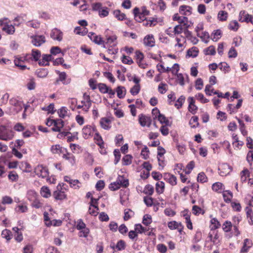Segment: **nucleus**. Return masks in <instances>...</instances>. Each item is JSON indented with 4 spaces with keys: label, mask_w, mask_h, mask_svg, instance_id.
<instances>
[{
    "label": "nucleus",
    "mask_w": 253,
    "mask_h": 253,
    "mask_svg": "<svg viewBox=\"0 0 253 253\" xmlns=\"http://www.w3.org/2000/svg\"><path fill=\"white\" fill-rule=\"evenodd\" d=\"M14 132L5 125H0V139L8 141L14 137Z\"/></svg>",
    "instance_id": "obj_1"
},
{
    "label": "nucleus",
    "mask_w": 253,
    "mask_h": 253,
    "mask_svg": "<svg viewBox=\"0 0 253 253\" xmlns=\"http://www.w3.org/2000/svg\"><path fill=\"white\" fill-rule=\"evenodd\" d=\"M8 19L3 18L0 19V26H2V30L8 35H12L15 32L14 26L9 24L7 22Z\"/></svg>",
    "instance_id": "obj_2"
},
{
    "label": "nucleus",
    "mask_w": 253,
    "mask_h": 253,
    "mask_svg": "<svg viewBox=\"0 0 253 253\" xmlns=\"http://www.w3.org/2000/svg\"><path fill=\"white\" fill-rule=\"evenodd\" d=\"M28 199L30 201L33 200V202L32 204V207L39 209L42 207V204L36 199L37 194L33 190H30L28 192Z\"/></svg>",
    "instance_id": "obj_3"
},
{
    "label": "nucleus",
    "mask_w": 253,
    "mask_h": 253,
    "mask_svg": "<svg viewBox=\"0 0 253 253\" xmlns=\"http://www.w3.org/2000/svg\"><path fill=\"white\" fill-rule=\"evenodd\" d=\"M12 106L11 108L10 115H14L21 111L23 108L24 104L15 99L10 100Z\"/></svg>",
    "instance_id": "obj_4"
},
{
    "label": "nucleus",
    "mask_w": 253,
    "mask_h": 253,
    "mask_svg": "<svg viewBox=\"0 0 253 253\" xmlns=\"http://www.w3.org/2000/svg\"><path fill=\"white\" fill-rule=\"evenodd\" d=\"M36 175L42 178H46L48 176V171L46 168L42 165L37 166L35 169Z\"/></svg>",
    "instance_id": "obj_5"
},
{
    "label": "nucleus",
    "mask_w": 253,
    "mask_h": 253,
    "mask_svg": "<svg viewBox=\"0 0 253 253\" xmlns=\"http://www.w3.org/2000/svg\"><path fill=\"white\" fill-rule=\"evenodd\" d=\"M117 37L116 35H112L106 38V42L104 41L102 44L103 48H106L108 46L110 47H114L117 44Z\"/></svg>",
    "instance_id": "obj_6"
},
{
    "label": "nucleus",
    "mask_w": 253,
    "mask_h": 253,
    "mask_svg": "<svg viewBox=\"0 0 253 253\" xmlns=\"http://www.w3.org/2000/svg\"><path fill=\"white\" fill-rule=\"evenodd\" d=\"M30 58L29 54L16 57L14 61V64L15 66L19 67L21 70H24L26 68V66L24 64H20V62H24L25 61L28 60Z\"/></svg>",
    "instance_id": "obj_7"
},
{
    "label": "nucleus",
    "mask_w": 253,
    "mask_h": 253,
    "mask_svg": "<svg viewBox=\"0 0 253 253\" xmlns=\"http://www.w3.org/2000/svg\"><path fill=\"white\" fill-rule=\"evenodd\" d=\"M138 119L139 122L142 126L150 127L151 126L152 120L150 117L143 114H140L138 116Z\"/></svg>",
    "instance_id": "obj_8"
},
{
    "label": "nucleus",
    "mask_w": 253,
    "mask_h": 253,
    "mask_svg": "<svg viewBox=\"0 0 253 253\" xmlns=\"http://www.w3.org/2000/svg\"><path fill=\"white\" fill-rule=\"evenodd\" d=\"M94 131V128L91 126L86 125L82 129L83 136L85 139H88L92 136Z\"/></svg>",
    "instance_id": "obj_9"
},
{
    "label": "nucleus",
    "mask_w": 253,
    "mask_h": 253,
    "mask_svg": "<svg viewBox=\"0 0 253 253\" xmlns=\"http://www.w3.org/2000/svg\"><path fill=\"white\" fill-rule=\"evenodd\" d=\"M64 179L65 181L70 184L72 188L77 189L80 188L81 187V183L77 179H72L68 176H64Z\"/></svg>",
    "instance_id": "obj_10"
},
{
    "label": "nucleus",
    "mask_w": 253,
    "mask_h": 253,
    "mask_svg": "<svg viewBox=\"0 0 253 253\" xmlns=\"http://www.w3.org/2000/svg\"><path fill=\"white\" fill-rule=\"evenodd\" d=\"M50 37L54 40L61 41L63 38V33L60 30L54 28L51 32Z\"/></svg>",
    "instance_id": "obj_11"
},
{
    "label": "nucleus",
    "mask_w": 253,
    "mask_h": 253,
    "mask_svg": "<svg viewBox=\"0 0 253 253\" xmlns=\"http://www.w3.org/2000/svg\"><path fill=\"white\" fill-rule=\"evenodd\" d=\"M32 38V42L36 46H40L45 42V37L43 36H35Z\"/></svg>",
    "instance_id": "obj_12"
},
{
    "label": "nucleus",
    "mask_w": 253,
    "mask_h": 253,
    "mask_svg": "<svg viewBox=\"0 0 253 253\" xmlns=\"http://www.w3.org/2000/svg\"><path fill=\"white\" fill-rule=\"evenodd\" d=\"M143 43L145 46L153 47L155 45V39L152 35H148L145 37Z\"/></svg>",
    "instance_id": "obj_13"
},
{
    "label": "nucleus",
    "mask_w": 253,
    "mask_h": 253,
    "mask_svg": "<svg viewBox=\"0 0 253 253\" xmlns=\"http://www.w3.org/2000/svg\"><path fill=\"white\" fill-rule=\"evenodd\" d=\"M84 100L82 101L81 103L84 105L83 110L87 112L91 107V101L90 99V96L89 95H86L85 94L84 95Z\"/></svg>",
    "instance_id": "obj_14"
},
{
    "label": "nucleus",
    "mask_w": 253,
    "mask_h": 253,
    "mask_svg": "<svg viewBox=\"0 0 253 253\" xmlns=\"http://www.w3.org/2000/svg\"><path fill=\"white\" fill-rule=\"evenodd\" d=\"M89 39L98 45H102L104 41L100 36L96 35L94 33L90 32L88 34Z\"/></svg>",
    "instance_id": "obj_15"
},
{
    "label": "nucleus",
    "mask_w": 253,
    "mask_h": 253,
    "mask_svg": "<svg viewBox=\"0 0 253 253\" xmlns=\"http://www.w3.org/2000/svg\"><path fill=\"white\" fill-rule=\"evenodd\" d=\"M53 196L56 200H63L67 199V196L64 191L56 190L53 192Z\"/></svg>",
    "instance_id": "obj_16"
},
{
    "label": "nucleus",
    "mask_w": 253,
    "mask_h": 253,
    "mask_svg": "<svg viewBox=\"0 0 253 253\" xmlns=\"http://www.w3.org/2000/svg\"><path fill=\"white\" fill-rule=\"evenodd\" d=\"M252 17V16L247 13L245 11H241L239 13V20L242 22H249V19H251Z\"/></svg>",
    "instance_id": "obj_17"
},
{
    "label": "nucleus",
    "mask_w": 253,
    "mask_h": 253,
    "mask_svg": "<svg viewBox=\"0 0 253 253\" xmlns=\"http://www.w3.org/2000/svg\"><path fill=\"white\" fill-rule=\"evenodd\" d=\"M179 13L184 15H189L192 13V8L187 5H181L179 7Z\"/></svg>",
    "instance_id": "obj_18"
},
{
    "label": "nucleus",
    "mask_w": 253,
    "mask_h": 253,
    "mask_svg": "<svg viewBox=\"0 0 253 253\" xmlns=\"http://www.w3.org/2000/svg\"><path fill=\"white\" fill-rule=\"evenodd\" d=\"M65 152L66 153H63V158L67 160L72 165H74L75 163V156L72 154L67 151Z\"/></svg>",
    "instance_id": "obj_19"
},
{
    "label": "nucleus",
    "mask_w": 253,
    "mask_h": 253,
    "mask_svg": "<svg viewBox=\"0 0 253 253\" xmlns=\"http://www.w3.org/2000/svg\"><path fill=\"white\" fill-rule=\"evenodd\" d=\"M51 151L53 154H60L66 152V149L61 147L59 145L56 144L51 147Z\"/></svg>",
    "instance_id": "obj_20"
},
{
    "label": "nucleus",
    "mask_w": 253,
    "mask_h": 253,
    "mask_svg": "<svg viewBox=\"0 0 253 253\" xmlns=\"http://www.w3.org/2000/svg\"><path fill=\"white\" fill-rule=\"evenodd\" d=\"M165 179L171 185L176 184V177L172 174L168 173L165 175Z\"/></svg>",
    "instance_id": "obj_21"
},
{
    "label": "nucleus",
    "mask_w": 253,
    "mask_h": 253,
    "mask_svg": "<svg viewBox=\"0 0 253 253\" xmlns=\"http://www.w3.org/2000/svg\"><path fill=\"white\" fill-rule=\"evenodd\" d=\"M26 25L29 27L38 29L40 27L41 22L38 20L34 19L27 22Z\"/></svg>",
    "instance_id": "obj_22"
},
{
    "label": "nucleus",
    "mask_w": 253,
    "mask_h": 253,
    "mask_svg": "<svg viewBox=\"0 0 253 253\" xmlns=\"http://www.w3.org/2000/svg\"><path fill=\"white\" fill-rule=\"evenodd\" d=\"M252 242L250 240L248 239H245L243 247L241 250V252L247 253L249 249L252 247Z\"/></svg>",
    "instance_id": "obj_23"
},
{
    "label": "nucleus",
    "mask_w": 253,
    "mask_h": 253,
    "mask_svg": "<svg viewBox=\"0 0 253 253\" xmlns=\"http://www.w3.org/2000/svg\"><path fill=\"white\" fill-rule=\"evenodd\" d=\"M168 227L170 229H177L180 232L181 231V229L182 228L181 223L177 222L175 221L169 222L168 223Z\"/></svg>",
    "instance_id": "obj_24"
},
{
    "label": "nucleus",
    "mask_w": 253,
    "mask_h": 253,
    "mask_svg": "<svg viewBox=\"0 0 253 253\" xmlns=\"http://www.w3.org/2000/svg\"><path fill=\"white\" fill-rule=\"evenodd\" d=\"M135 56L137 59V63L139 66L141 68H145V65L141 63V62L143 60L144 58L143 53L139 51H137L135 52Z\"/></svg>",
    "instance_id": "obj_25"
},
{
    "label": "nucleus",
    "mask_w": 253,
    "mask_h": 253,
    "mask_svg": "<svg viewBox=\"0 0 253 253\" xmlns=\"http://www.w3.org/2000/svg\"><path fill=\"white\" fill-rule=\"evenodd\" d=\"M41 194L45 198H48L51 196V192L49 188L46 186H42L41 189Z\"/></svg>",
    "instance_id": "obj_26"
},
{
    "label": "nucleus",
    "mask_w": 253,
    "mask_h": 253,
    "mask_svg": "<svg viewBox=\"0 0 253 253\" xmlns=\"http://www.w3.org/2000/svg\"><path fill=\"white\" fill-rule=\"evenodd\" d=\"M121 186L126 187L128 184V180L123 176L119 175L116 180Z\"/></svg>",
    "instance_id": "obj_27"
},
{
    "label": "nucleus",
    "mask_w": 253,
    "mask_h": 253,
    "mask_svg": "<svg viewBox=\"0 0 253 253\" xmlns=\"http://www.w3.org/2000/svg\"><path fill=\"white\" fill-rule=\"evenodd\" d=\"M212 189L215 192L221 193L224 190V187L222 183L220 182H215L213 184Z\"/></svg>",
    "instance_id": "obj_28"
},
{
    "label": "nucleus",
    "mask_w": 253,
    "mask_h": 253,
    "mask_svg": "<svg viewBox=\"0 0 253 253\" xmlns=\"http://www.w3.org/2000/svg\"><path fill=\"white\" fill-rule=\"evenodd\" d=\"M211 230L214 231L220 227V223L216 218H212L211 220Z\"/></svg>",
    "instance_id": "obj_29"
},
{
    "label": "nucleus",
    "mask_w": 253,
    "mask_h": 253,
    "mask_svg": "<svg viewBox=\"0 0 253 253\" xmlns=\"http://www.w3.org/2000/svg\"><path fill=\"white\" fill-rule=\"evenodd\" d=\"M98 210L99 208L97 205H95L93 204H90V207L88 209V212L89 214L93 216H96L98 213Z\"/></svg>",
    "instance_id": "obj_30"
},
{
    "label": "nucleus",
    "mask_w": 253,
    "mask_h": 253,
    "mask_svg": "<svg viewBox=\"0 0 253 253\" xmlns=\"http://www.w3.org/2000/svg\"><path fill=\"white\" fill-rule=\"evenodd\" d=\"M48 122H51V125L57 126L60 129L64 126V122L61 119L49 120Z\"/></svg>",
    "instance_id": "obj_31"
},
{
    "label": "nucleus",
    "mask_w": 253,
    "mask_h": 253,
    "mask_svg": "<svg viewBox=\"0 0 253 253\" xmlns=\"http://www.w3.org/2000/svg\"><path fill=\"white\" fill-rule=\"evenodd\" d=\"M165 189V183L163 181H158L156 184V192L160 194L164 192Z\"/></svg>",
    "instance_id": "obj_32"
},
{
    "label": "nucleus",
    "mask_w": 253,
    "mask_h": 253,
    "mask_svg": "<svg viewBox=\"0 0 253 253\" xmlns=\"http://www.w3.org/2000/svg\"><path fill=\"white\" fill-rule=\"evenodd\" d=\"M111 248L113 249L116 248L118 251H122L125 249L126 243L123 240H120L118 242L116 246H115V245H111Z\"/></svg>",
    "instance_id": "obj_33"
},
{
    "label": "nucleus",
    "mask_w": 253,
    "mask_h": 253,
    "mask_svg": "<svg viewBox=\"0 0 253 253\" xmlns=\"http://www.w3.org/2000/svg\"><path fill=\"white\" fill-rule=\"evenodd\" d=\"M126 89L125 87L122 86H119L117 87L116 92L117 93V96L119 98H123L126 95Z\"/></svg>",
    "instance_id": "obj_34"
},
{
    "label": "nucleus",
    "mask_w": 253,
    "mask_h": 253,
    "mask_svg": "<svg viewBox=\"0 0 253 253\" xmlns=\"http://www.w3.org/2000/svg\"><path fill=\"white\" fill-rule=\"evenodd\" d=\"M223 197L224 200V201L226 203L229 202L231 201V199L232 198L233 195L231 192L228 190L223 191Z\"/></svg>",
    "instance_id": "obj_35"
},
{
    "label": "nucleus",
    "mask_w": 253,
    "mask_h": 253,
    "mask_svg": "<svg viewBox=\"0 0 253 253\" xmlns=\"http://www.w3.org/2000/svg\"><path fill=\"white\" fill-rule=\"evenodd\" d=\"M28 208L27 206L24 205H17L14 210L18 213H24L28 211Z\"/></svg>",
    "instance_id": "obj_36"
},
{
    "label": "nucleus",
    "mask_w": 253,
    "mask_h": 253,
    "mask_svg": "<svg viewBox=\"0 0 253 253\" xmlns=\"http://www.w3.org/2000/svg\"><path fill=\"white\" fill-rule=\"evenodd\" d=\"M228 28L231 30L237 31L239 28V24L236 20L231 21L228 25Z\"/></svg>",
    "instance_id": "obj_37"
},
{
    "label": "nucleus",
    "mask_w": 253,
    "mask_h": 253,
    "mask_svg": "<svg viewBox=\"0 0 253 253\" xmlns=\"http://www.w3.org/2000/svg\"><path fill=\"white\" fill-rule=\"evenodd\" d=\"M198 52L197 47L194 46L188 50L187 55L190 57H195L197 56Z\"/></svg>",
    "instance_id": "obj_38"
},
{
    "label": "nucleus",
    "mask_w": 253,
    "mask_h": 253,
    "mask_svg": "<svg viewBox=\"0 0 253 253\" xmlns=\"http://www.w3.org/2000/svg\"><path fill=\"white\" fill-rule=\"evenodd\" d=\"M74 32L77 35L84 36L87 34V30L85 27L81 28L78 26L75 28Z\"/></svg>",
    "instance_id": "obj_39"
},
{
    "label": "nucleus",
    "mask_w": 253,
    "mask_h": 253,
    "mask_svg": "<svg viewBox=\"0 0 253 253\" xmlns=\"http://www.w3.org/2000/svg\"><path fill=\"white\" fill-rule=\"evenodd\" d=\"M58 114L59 117L64 118L65 117L68 116V110L66 107H62L58 110Z\"/></svg>",
    "instance_id": "obj_40"
},
{
    "label": "nucleus",
    "mask_w": 253,
    "mask_h": 253,
    "mask_svg": "<svg viewBox=\"0 0 253 253\" xmlns=\"http://www.w3.org/2000/svg\"><path fill=\"white\" fill-rule=\"evenodd\" d=\"M25 15H20L16 17L13 20V21L15 22L14 25L19 26L21 24L23 23L25 21Z\"/></svg>",
    "instance_id": "obj_41"
},
{
    "label": "nucleus",
    "mask_w": 253,
    "mask_h": 253,
    "mask_svg": "<svg viewBox=\"0 0 253 253\" xmlns=\"http://www.w3.org/2000/svg\"><path fill=\"white\" fill-rule=\"evenodd\" d=\"M59 79L57 80L58 81H61L63 84H67L70 83V81H66L65 80L67 78V75L65 72H59Z\"/></svg>",
    "instance_id": "obj_42"
},
{
    "label": "nucleus",
    "mask_w": 253,
    "mask_h": 253,
    "mask_svg": "<svg viewBox=\"0 0 253 253\" xmlns=\"http://www.w3.org/2000/svg\"><path fill=\"white\" fill-rule=\"evenodd\" d=\"M228 13L225 11L220 10L219 11L217 15L218 19L221 21H224L227 20Z\"/></svg>",
    "instance_id": "obj_43"
},
{
    "label": "nucleus",
    "mask_w": 253,
    "mask_h": 253,
    "mask_svg": "<svg viewBox=\"0 0 253 253\" xmlns=\"http://www.w3.org/2000/svg\"><path fill=\"white\" fill-rule=\"evenodd\" d=\"M110 122V121L108 119L103 118L101 119L100 124L102 128L107 129L109 128V125Z\"/></svg>",
    "instance_id": "obj_44"
},
{
    "label": "nucleus",
    "mask_w": 253,
    "mask_h": 253,
    "mask_svg": "<svg viewBox=\"0 0 253 253\" xmlns=\"http://www.w3.org/2000/svg\"><path fill=\"white\" fill-rule=\"evenodd\" d=\"M250 172L247 169H245L241 172V181L242 182H245L247 178L249 177Z\"/></svg>",
    "instance_id": "obj_45"
},
{
    "label": "nucleus",
    "mask_w": 253,
    "mask_h": 253,
    "mask_svg": "<svg viewBox=\"0 0 253 253\" xmlns=\"http://www.w3.org/2000/svg\"><path fill=\"white\" fill-rule=\"evenodd\" d=\"M189 124L192 128L198 126H199L198 117L197 116L192 117L189 121Z\"/></svg>",
    "instance_id": "obj_46"
},
{
    "label": "nucleus",
    "mask_w": 253,
    "mask_h": 253,
    "mask_svg": "<svg viewBox=\"0 0 253 253\" xmlns=\"http://www.w3.org/2000/svg\"><path fill=\"white\" fill-rule=\"evenodd\" d=\"M221 31L220 30H217L214 31L211 34V38L213 41H217L221 37Z\"/></svg>",
    "instance_id": "obj_47"
},
{
    "label": "nucleus",
    "mask_w": 253,
    "mask_h": 253,
    "mask_svg": "<svg viewBox=\"0 0 253 253\" xmlns=\"http://www.w3.org/2000/svg\"><path fill=\"white\" fill-rule=\"evenodd\" d=\"M185 100V98L184 96L181 95L176 101L175 103L174 104L175 107L177 109H179L181 108Z\"/></svg>",
    "instance_id": "obj_48"
},
{
    "label": "nucleus",
    "mask_w": 253,
    "mask_h": 253,
    "mask_svg": "<svg viewBox=\"0 0 253 253\" xmlns=\"http://www.w3.org/2000/svg\"><path fill=\"white\" fill-rule=\"evenodd\" d=\"M132 156L130 155H126L122 160L123 164L125 166L129 165L132 162Z\"/></svg>",
    "instance_id": "obj_49"
},
{
    "label": "nucleus",
    "mask_w": 253,
    "mask_h": 253,
    "mask_svg": "<svg viewBox=\"0 0 253 253\" xmlns=\"http://www.w3.org/2000/svg\"><path fill=\"white\" fill-rule=\"evenodd\" d=\"M114 14L119 20H123L126 19V15L122 13L120 10H116L114 11Z\"/></svg>",
    "instance_id": "obj_50"
},
{
    "label": "nucleus",
    "mask_w": 253,
    "mask_h": 253,
    "mask_svg": "<svg viewBox=\"0 0 253 253\" xmlns=\"http://www.w3.org/2000/svg\"><path fill=\"white\" fill-rule=\"evenodd\" d=\"M205 54L213 55L215 54V48L213 46H210L204 50Z\"/></svg>",
    "instance_id": "obj_51"
},
{
    "label": "nucleus",
    "mask_w": 253,
    "mask_h": 253,
    "mask_svg": "<svg viewBox=\"0 0 253 253\" xmlns=\"http://www.w3.org/2000/svg\"><path fill=\"white\" fill-rule=\"evenodd\" d=\"M232 225L230 221H226L222 225V229L225 232H229L232 228Z\"/></svg>",
    "instance_id": "obj_52"
},
{
    "label": "nucleus",
    "mask_w": 253,
    "mask_h": 253,
    "mask_svg": "<svg viewBox=\"0 0 253 253\" xmlns=\"http://www.w3.org/2000/svg\"><path fill=\"white\" fill-rule=\"evenodd\" d=\"M32 57L35 61L39 60L41 57V52L37 49H33L32 51Z\"/></svg>",
    "instance_id": "obj_53"
},
{
    "label": "nucleus",
    "mask_w": 253,
    "mask_h": 253,
    "mask_svg": "<svg viewBox=\"0 0 253 253\" xmlns=\"http://www.w3.org/2000/svg\"><path fill=\"white\" fill-rule=\"evenodd\" d=\"M192 212L195 215H199L200 213L204 214L205 211L199 207L197 206H194L192 207Z\"/></svg>",
    "instance_id": "obj_54"
},
{
    "label": "nucleus",
    "mask_w": 253,
    "mask_h": 253,
    "mask_svg": "<svg viewBox=\"0 0 253 253\" xmlns=\"http://www.w3.org/2000/svg\"><path fill=\"white\" fill-rule=\"evenodd\" d=\"M37 75L38 77L43 78L47 76L48 75V71L46 69H42L37 71Z\"/></svg>",
    "instance_id": "obj_55"
},
{
    "label": "nucleus",
    "mask_w": 253,
    "mask_h": 253,
    "mask_svg": "<svg viewBox=\"0 0 253 253\" xmlns=\"http://www.w3.org/2000/svg\"><path fill=\"white\" fill-rule=\"evenodd\" d=\"M94 139L96 141V144L100 146V148L103 147L104 142L101 136L98 133L95 134Z\"/></svg>",
    "instance_id": "obj_56"
},
{
    "label": "nucleus",
    "mask_w": 253,
    "mask_h": 253,
    "mask_svg": "<svg viewBox=\"0 0 253 253\" xmlns=\"http://www.w3.org/2000/svg\"><path fill=\"white\" fill-rule=\"evenodd\" d=\"M152 220L151 215L149 214H145L144 215L142 223L144 225L148 226L152 222Z\"/></svg>",
    "instance_id": "obj_57"
},
{
    "label": "nucleus",
    "mask_w": 253,
    "mask_h": 253,
    "mask_svg": "<svg viewBox=\"0 0 253 253\" xmlns=\"http://www.w3.org/2000/svg\"><path fill=\"white\" fill-rule=\"evenodd\" d=\"M140 89V85L135 84L130 89V92L132 95H135L139 93Z\"/></svg>",
    "instance_id": "obj_58"
},
{
    "label": "nucleus",
    "mask_w": 253,
    "mask_h": 253,
    "mask_svg": "<svg viewBox=\"0 0 253 253\" xmlns=\"http://www.w3.org/2000/svg\"><path fill=\"white\" fill-rule=\"evenodd\" d=\"M99 91L103 93H106L108 91V87L104 84L100 83L98 85Z\"/></svg>",
    "instance_id": "obj_59"
},
{
    "label": "nucleus",
    "mask_w": 253,
    "mask_h": 253,
    "mask_svg": "<svg viewBox=\"0 0 253 253\" xmlns=\"http://www.w3.org/2000/svg\"><path fill=\"white\" fill-rule=\"evenodd\" d=\"M144 192L147 195H152L154 193V188L150 185H146L144 189Z\"/></svg>",
    "instance_id": "obj_60"
},
{
    "label": "nucleus",
    "mask_w": 253,
    "mask_h": 253,
    "mask_svg": "<svg viewBox=\"0 0 253 253\" xmlns=\"http://www.w3.org/2000/svg\"><path fill=\"white\" fill-rule=\"evenodd\" d=\"M202 232L200 231H197L194 236L193 239V243H197L199 242L202 239Z\"/></svg>",
    "instance_id": "obj_61"
},
{
    "label": "nucleus",
    "mask_w": 253,
    "mask_h": 253,
    "mask_svg": "<svg viewBox=\"0 0 253 253\" xmlns=\"http://www.w3.org/2000/svg\"><path fill=\"white\" fill-rule=\"evenodd\" d=\"M197 180L198 181L204 183L207 181V177L204 172H200L198 175Z\"/></svg>",
    "instance_id": "obj_62"
},
{
    "label": "nucleus",
    "mask_w": 253,
    "mask_h": 253,
    "mask_svg": "<svg viewBox=\"0 0 253 253\" xmlns=\"http://www.w3.org/2000/svg\"><path fill=\"white\" fill-rule=\"evenodd\" d=\"M205 93L207 95L211 96V95L212 93L213 94L214 89L212 87V85L210 84L206 85L205 89Z\"/></svg>",
    "instance_id": "obj_63"
},
{
    "label": "nucleus",
    "mask_w": 253,
    "mask_h": 253,
    "mask_svg": "<svg viewBox=\"0 0 253 253\" xmlns=\"http://www.w3.org/2000/svg\"><path fill=\"white\" fill-rule=\"evenodd\" d=\"M149 151L147 146H145L141 150V154L145 160L149 158Z\"/></svg>",
    "instance_id": "obj_64"
}]
</instances>
